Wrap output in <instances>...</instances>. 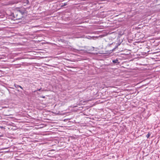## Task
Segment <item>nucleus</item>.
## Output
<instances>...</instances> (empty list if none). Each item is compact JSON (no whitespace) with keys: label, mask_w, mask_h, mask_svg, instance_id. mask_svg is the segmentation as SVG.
<instances>
[{"label":"nucleus","mask_w":160,"mask_h":160,"mask_svg":"<svg viewBox=\"0 0 160 160\" xmlns=\"http://www.w3.org/2000/svg\"><path fill=\"white\" fill-rule=\"evenodd\" d=\"M102 35H100L99 36H85V35H79V33L77 34L75 36V38H86L87 39H94L95 40L96 39H97L98 37H102Z\"/></svg>","instance_id":"1"},{"label":"nucleus","mask_w":160,"mask_h":160,"mask_svg":"<svg viewBox=\"0 0 160 160\" xmlns=\"http://www.w3.org/2000/svg\"><path fill=\"white\" fill-rule=\"evenodd\" d=\"M14 86L17 88H20L21 89H23V88H22L20 86V85H18L16 84H14Z\"/></svg>","instance_id":"2"},{"label":"nucleus","mask_w":160,"mask_h":160,"mask_svg":"<svg viewBox=\"0 0 160 160\" xmlns=\"http://www.w3.org/2000/svg\"><path fill=\"white\" fill-rule=\"evenodd\" d=\"M112 62L114 63H119V62H118V61L117 59L113 60L112 61Z\"/></svg>","instance_id":"3"},{"label":"nucleus","mask_w":160,"mask_h":160,"mask_svg":"<svg viewBox=\"0 0 160 160\" xmlns=\"http://www.w3.org/2000/svg\"><path fill=\"white\" fill-rule=\"evenodd\" d=\"M150 134L149 133H148L146 135V137H147V138H149V137H150Z\"/></svg>","instance_id":"4"},{"label":"nucleus","mask_w":160,"mask_h":160,"mask_svg":"<svg viewBox=\"0 0 160 160\" xmlns=\"http://www.w3.org/2000/svg\"><path fill=\"white\" fill-rule=\"evenodd\" d=\"M67 5V2L64 3V5H62L61 7H63V6Z\"/></svg>","instance_id":"5"},{"label":"nucleus","mask_w":160,"mask_h":160,"mask_svg":"<svg viewBox=\"0 0 160 160\" xmlns=\"http://www.w3.org/2000/svg\"><path fill=\"white\" fill-rule=\"evenodd\" d=\"M16 19H20V18H18L17 17V14L16 15Z\"/></svg>","instance_id":"6"},{"label":"nucleus","mask_w":160,"mask_h":160,"mask_svg":"<svg viewBox=\"0 0 160 160\" xmlns=\"http://www.w3.org/2000/svg\"><path fill=\"white\" fill-rule=\"evenodd\" d=\"M37 90L38 91H43V90H42V88H41L39 89H38Z\"/></svg>","instance_id":"7"},{"label":"nucleus","mask_w":160,"mask_h":160,"mask_svg":"<svg viewBox=\"0 0 160 160\" xmlns=\"http://www.w3.org/2000/svg\"><path fill=\"white\" fill-rule=\"evenodd\" d=\"M43 98H44L45 97V96H43L42 97Z\"/></svg>","instance_id":"8"},{"label":"nucleus","mask_w":160,"mask_h":160,"mask_svg":"<svg viewBox=\"0 0 160 160\" xmlns=\"http://www.w3.org/2000/svg\"><path fill=\"white\" fill-rule=\"evenodd\" d=\"M21 13H22V14H23V12H21Z\"/></svg>","instance_id":"9"}]
</instances>
